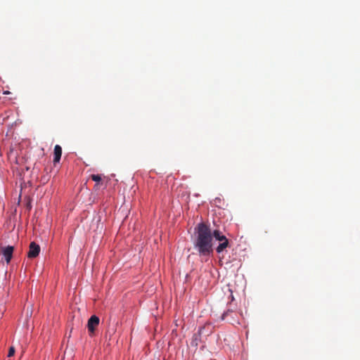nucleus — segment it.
Returning <instances> with one entry per match:
<instances>
[{
  "label": "nucleus",
  "mask_w": 360,
  "mask_h": 360,
  "mask_svg": "<svg viewBox=\"0 0 360 360\" xmlns=\"http://www.w3.org/2000/svg\"><path fill=\"white\" fill-rule=\"evenodd\" d=\"M196 238L194 247L200 256H209L212 252V235L209 226L200 223L195 229Z\"/></svg>",
  "instance_id": "1"
},
{
  "label": "nucleus",
  "mask_w": 360,
  "mask_h": 360,
  "mask_svg": "<svg viewBox=\"0 0 360 360\" xmlns=\"http://www.w3.org/2000/svg\"><path fill=\"white\" fill-rule=\"evenodd\" d=\"M98 324L99 318L96 315L91 316L90 319L88 320L87 323V328L90 335H94L95 329L98 326Z\"/></svg>",
  "instance_id": "2"
},
{
  "label": "nucleus",
  "mask_w": 360,
  "mask_h": 360,
  "mask_svg": "<svg viewBox=\"0 0 360 360\" xmlns=\"http://www.w3.org/2000/svg\"><path fill=\"white\" fill-rule=\"evenodd\" d=\"M40 252V247L34 242H32L30 244L29 251L27 252V257L29 258H35L37 257Z\"/></svg>",
  "instance_id": "3"
},
{
  "label": "nucleus",
  "mask_w": 360,
  "mask_h": 360,
  "mask_svg": "<svg viewBox=\"0 0 360 360\" xmlns=\"http://www.w3.org/2000/svg\"><path fill=\"white\" fill-rule=\"evenodd\" d=\"M13 246H7L2 250V254L5 257L6 263H9L13 255Z\"/></svg>",
  "instance_id": "4"
},
{
  "label": "nucleus",
  "mask_w": 360,
  "mask_h": 360,
  "mask_svg": "<svg viewBox=\"0 0 360 360\" xmlns=\"http://www.w3.org/2000/svg\"><path fill=\"white\" fill-rule=\"evenodd\" d=\"M54 158L53 163L59 162L62 155V148L59 145H56L53 151Z\"/></svg>",
  "instance_id": "5"
},
{
  "label": "nucleus",
  "mask_w": 360,
  "mask_h": 360,
  "mask_svg": "<svg viewBox=\"0 0 360 360\" xmlns=\"http://www.w3.org/2000/svg\"><path fill=\"white\" fill-rule=\"evenodd\" d=\"M212 238L214 237L217 240H219V242L226 238V237L219 230H214L213 232H212Z\"/></svg>",
  "instance_id": "6"
},
{
  "label": "nucleus",
  "mask_w": 360,
  "mask_h": 360,
  "mask_svg": "<svg viewBox=\"0 0 360 360\" xmlns=\"http://www.w3.org/2000/svg\"><path fill=\"white\" fill-rule=\"evenodd\" d=\"M229 246V240L227 238L221 241L216 250L218 253L221 252L224 249H226Z\"/></svg>",
  "instance_id": "7"
},
{
  "label": "nucleus",
  "mask_w": 360,
  "mask_h": 360,
  "mask_svg": "<svg viewBox=\"0 0 360 360\" xmlns=\"http://www.w3.org/2000/svg\"><path fill=\"white\" fill-rule=\"evenodd\" d=\"M91 179L96 183L101 182L102 181L101 176L99 174H91Z\"/></svg>",
  "instance_id": "8"
},
{
  "label": "nucleus",
  "mask_w": 360,
  "mask_h": 360,
  "mask_svg": "<svg viewBox=\"0 0 360 360\" xmlns=\"http://www.w3.org/2000/svg\"><path fill=\"white\" fill-rule=\"evenodd\" d=\"M201 330H202V328H200V329L199 330V332H198V333H199V334H198V335L195 334V335H193V342H195V345H197V340H198V336L200 335Z\"/></svg>",
  "instance_id": "9"
},
{
  "label": "nucleus",
  "mask_w": 360,
  "mask_h": 360,
  "mask_svg": "<svg viewBox=\"0 0 360 360\" xmlns=\"http://www.w3.org/2000/svg\"><path fill=\"white\" fill-rule=\"evenodd\" d=\"M15 354V348L13 347H11L9 348V351H8V357H11L12 356H13Z\"/></svg>",
  "instance_id": "10"
},
{
  "label": "nucleus",
  "mask_w": 360,
  "mask_h": 360,
  "mask_svg": "<svg viewBox=\"0 0 360 360\" xmlns=\"http://www.w3.org/2000/svg\"><path fill=\"white\" fill-rule=\"evenodd\" d=\"M101 184H102L101 182L96 183V184L94 185V189L95 191L99 190Z\"/></svg>",
  "instance_id": "11"
},
{
  "label": "nucleus",
  "mask_w": 360,
  "mask_h": 360,
  "mask_svg": "<svg viewBox=\"0 0 360 360\" xmlns=\"http://www.w3.org/2000/svg\"><path fill=\"white\" fill-rule=\"evenodd\" d=\"M228 313H229V311L224 312L223 314H222V316H221V319H224L225 317L228 315Z\"/></svg>",
  "instance_id": "12"
},
{
  "label": "nucleus",
  "mask_w": 360,
  "mask_h": 360,
  "mask_svg": "<svg viewBox=\"0 0 360 360\" xmlns=\"http://www.w3.org/2000/svg\"><path fill=\"white\" fill-rule=\"evenodd\" d=\"M10 94V92L8 91H6L4 92V94Z\"/></svg>",
  "instance_id": "13"
}]
</instances>
